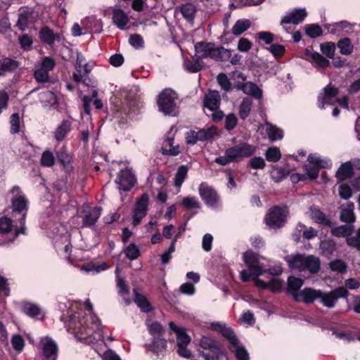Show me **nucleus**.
Listing matches in <instances>:
<instances>
[{"label":"nucleus","mask_w":360,"mask_h":360,"mask_svg":"<svg viewBox=\"0 0 360 360\" xmlns=\"http://www.w3.org/2000/svg\"><path fill=\"white\" fill-rule=\"evenodd\" d=\"M108 269V265L105 262H102L98 265H96L93 263H87L84 264L81 269L86 271V273L93 272L95 274L100 273Z\"/></svg>","instance_id":"obj_44"},{"label":"nucleus","mask_w":360,"mask_h":360,"mask_svg":"<svg viewBox=\"0 0 360 360\" xmlns=\"http://www.w3.org/2000/svg\"><path fill=\"white\" fill-rule=\"evenodd\" d=\"M321 51L330 58H333L335 51V44L334 42H326L321 44Z\"/></svg>","instance_id":"obj_56"},{"label":"nucleus","mask_w":360,"mask_h":360,"mask_svg":"<svg viewBox=\"0 0 360 360\" xmlns=\"http://www.w3.org/2000/svg\"><path fill=\"white\" fill-rule=\"evenodd\" d=\"M252 106V101L250 98H245L241 101L239 108L238 114L242 120L247 118L251 111Z\"/></svg>","instance_id":"obj_38"},{"label":"nucleus","mask_w":360,"mask_h":360,"mask_svg":"<svg viewBox=\"0 0 360 360\" xmlns=\"http://www.w3.org/2000/svg\"><path fill=\"white\" fill-rule=\"evenodd\" d=\"M70 129L71 122L69 120L63 121L55 131V139L58 141H61L66 136Z\"/></svg>","instance_id":"obj_34"},{"label":"nucleus","mask_w":360,"mask_h":360,"mask_svg":"<svg viewBox=\"0 0 360 360\" xmlns=\"http://www.w3.org/2000/svg\"><path fill=\"white\" fill-rule=\"evenodd\" d=\"M257 146L245 141L228 148L224 156L216 158L214 162L220 165H226L230 162H239L245 158L252 157L257 151Z\"/></svg>","instance_id":"obj_3"},{"label":"nucleus","mask_w":360,"mask_h":360,"mask_svg":"<svg viewBox=\"0 0 360 360\" xmlns=\"http://www.w3.org/2000/svg\"><path fill=\"white\" fill-rule=\"evenodd\" d=\"M112 20L120 29H124L129 22L128 15L121 9L116 8L112 11Z\"/></svg>","instance_id":"obj_28"},{"label":"nucleus","mask_w":360,"mask_h":360,"mask_svg":"<svg viewBox=\"0 0 360 360\" xmlns=\"http://www.w3.org/2000/svg\"><path fill=\"white\" fill-rule=\"evenodd\" d=\"M304 59L310 62L313 66L319 69H324L329 66L330 61L318 52L306 49Z\"/></svg>","instance_id":"obj_20"},{"label":"nucleus","mask_w":360,"mask_h":360,"mask_svg":"<svg viewBox=\"0 0 360 360\" xmlns=\"http://www.w3.org/2000/svg\"><path fill=\"white\" fill-rule=\"evenodd\" d=\"M175 95L171 89H165L158 96V105L159 110L165 115L175 116L177 107L175 103Z\"/></svg>","instance_id":"obj_7"},{"label":"nucleus","mask_w":360,"mask_h":360,"mask_svg":"<svg viewBox=\"0 0 360 360\" xmlns=\"http://www.w3.org/2000/svg\"><path fill=\"white\" fill-rule=\"evenodd\" d=\"M195 50L202 61V58H210L216 60H224L231 56V51L224 47H214L213 44L198 42L195 45Z\"/></svg>","instance_id":"obj_5"},{"label":"nucleus","mask_w":360,"mask_h":360,"mask_svg":"<svg viewBox=\"0 0 360 360\" xmlns=\"http://www.w3.org/2000/svg\"><path fill=\"white\" fill-rule=\"evenodd\" d=\"M126 257L130 260L136 259L140 255L139 248L134 244H129L125 249Z\"/></svg>","instance_id":"obj_57"},{"label":"nucleus","mask_w":360,"mask_h":360,"mask_svg":"<svg viewBox=\"0 0 360 360\" xmlns=\"http://www.w3.org/2000/svg\"><path fill=\"white\" fill-rule=\"evenodd\" d=\"M266 49L271 52L275 58L282 57L285 51L284 46L278 44H273L269 47H267Z\"/></svg>","instance_id":"obj_60"},{"label":"nucleus","mask_w":360,"mask_h":360,"mask_svg":"<svg viewBox=\"0 0 360 360\" xmlns=\"http://www.w3.org/2000/svg\"><path fill=\"white\" fill-rule=\"evenodd\" d=\"M148 347L158 356L163 354L167 349L166 340L162 338H153L152 342L148 345Z\"/></svg>","instance_id":"obj_30"},{"label":"nucleus","mask_w":360,"mask_h":360,"mask_svg":"<svg viewBox=\"0 0 360 360\" xmlns=\"http://www.w3.org/2000/svg\"><path fill=\"white\" fill-rule=\"evenodd\" d=\"M288 214L285 208L274 207L267 213L265 217L266 223L270 228H280L285 223Z\"/></svg>","instance_id":"obj_12"},{"label":"nucleus","mask_w":360,"mask_h":360,"mask_svg":"<svg viewBox=\"0 0 360 360\" xmlns=\"http://www.w3.org/2000/svg\"><path fill=\"white\" fill-rule=\"evenodd\" d=\"M199 345L202 348L210 350L217 357L224 355L223 352L218 347L217 342L210 336H202Z\"/></svg>","instance_id":"obj_23"},{"label":"nucleus","mask_w":360,"mask_h":360,"mask_svg":"<svg viewBox=\"0 0 360 360\" xmlns=\"http://www.w3.org/2000/svg\"><path fill=\"white\" fill-rule=\"evenodd\" d=\"M198 139L200 141H204L212 139L217 134V128L215 127H210L205 129H202L198 131Z\"/></svg>","instance_id":"obj_47"},{"label":"nucleus","mask_w":360,"mask_h":360,"mask_svg":"<svg viewBox=\"0 0 360 360\" xmlns=\"http://www.w3.org/2000/svg\"><path fill=\"white\" fill-rule=\"evenodd\" d=\"M230 349L234 352L237 360H249V354L244 346L237 342L230 346Z\"/></svg>","instance_id":"obj_39"},{"label":"nucleus","mask_w":360,"mask_h":360,"mask_svg":"<svg viewBox=\"0 0 360 360\" xmlns=\"http://www.w3.org/2000/svg\"><path fill=\"white\" fill-rule=\"evenodd\" d=\"M354 174L352 162L348 161L342 164L335 173V177L339 181L350 178Z\"/></svg>","instance_id":"obj_27"},{"label":"nucleus","mask_w":360,"mask_h":360,"mask_svg":"<svg viewBox=\"0 0 360 360\" xmlns=\"http://www.w3.org/2000/svg\"><path fill=\"white\" fill-rule=\"evenodd\" d=\"M310 217L316 223L325 225L330 224V221L327 219L326 215L316 207H311Z\"/></svg>","instance_id":"obj_36"},{"label":"nucleus","mask_w":360,"mask_h":360,"mask_svg":"<svg viewBox=\"0 0 360 360\" xmlns=\"http://www.w3.org/2000/svg\"><path fill=\"white\" fill-rule=\"evenodd\" d=\"M169 327L176 335L177 352L179 356L189 359L191 356V352L187 349L191 342L190 337L186 333L184 328H180L173 322L169 323Z\"/></svg>","instance_id":"obj_10"},{"label":"nucleus","mask_w":360,"mask_h":360,"mask_svg":"<svg viewBox=\"0 0 360 360\" xmlns=\"http://www.w3.org/2000/svg\"><path fill=\"white\" fill-rule=\"evenodd\" d=\"M321 295V290L311 288H305L300 292L299 301H303L304 303L310 304L316 300H319Z\"/></svg>","instance_id":"obj_24"},{"label":"nucleus","mask_w":360,"mask_h":360,"mask_svg":"<svg viewBox=\"0 0 360 360\" xmlns=\"http://www.w3.org/2000/svg\"><path fill=\"white\" fill-rule=\"evenodd\" d=\"M188 167L185 165L180 166L175 175L174 185L178 187L179 189L181 186L183 182L187 176Z\"/></svg>","instance_id":"obj_46"},{"label":"nucleus","mask_w":360,"mask_h":360,"mask_svg":"<svg viewBox=\"0 0 360 360\" xmlns=\"http://www.w3.org/2000/svg\"><path fill=\"white\" fill-rule=\"evenodd\" d=\"M120 191H129L136 183V178L131 168L126 167L118 173L115 179Z\"/></svg>","instance_id":"obj_14"},{"label":"nucleus","mask_w":360,"mask_h":360,"mask_svg":"<svg viewBox=\"0 0 360 360\" xmlns=\"http://www.w3.org/2000/svg\"><path fill=\"white\" fill-rule=\"evenodd\" d=\"M250 25L251 22L248 19H240L233 26L231 32L234 35H240L248 30Z\"/></svg>","instance_id":"obj_37"},{"label":"nucleus","mask_w":360,"mask_h":360,"mask_svg":"<svg viewBox=\"0 0 360 360\" xmlns=\"http://www.w3.org/2000/svg\"><path fill=\"white\" fill-rule=\"evenodd\" d=\"M307 15V11L304 8L292 9V11L286 13V14L283 17L281 21V25L287 32H289L285 25L287 24L298 25L304 20Z\"/></svg>","instance_id":"obj_19"},{"label":"nucleus","mask_w":360,"mask_h":360,"mask_svg":"<svg viewBox=\"0 0 360 360\" xmlns=\"http://www.w3.org/2000/svg\"><path fill=\"white\" fill-rule=\"evenodd\" d=\"M181 205L186 210H191L193 208L200 209L201 207L200 202L195 196H187L184 198L181 201Z\"/></svg>","instance_id":"obj_48"},{"label":"nucleus","mask_w":360,"mask_h":360,"mask_svg":"<svg viewBox=\"0 0 360 360\" xmlns=\"http://www.w3.org/2000/svg\"><path fill=\"white\" fill-rule=\"evenodd\" d=\"M39 38L44 43L52 45L56 41L60 40V35L58 33H54L52 30L46 26L40 30Z\"/></svg>","instance_id":"obj_26"},{"label":"nucleus","mask_w":360,"mask_h":360,"mask_svg":"<svg viewBox=\"0 0 360 360\" xmlns=\"http://www.w3.org/2000/svg\"><path fill=\"white\" fill-rule=\"evenodd\" d=\"M339 195L345 200H347L352 197V192L350 186L347 184H342L338 188Z\"/></svg>","instance_id":"obj_63"},{"label":"nucleus","mask_w":360,"mask_h":360,"mask_svg":"<svg viewBox=\"0 0 360 360\" xmlns=\"http://www.w3.org/2000/svg\"><path fill=\"white\" fill-rule=\"evenodd\" d=\"M55 163V158L53 154L49 151H44L41 158V164L44 167H52Z\"/></svg>","instance_id":"obj_58"},{"label":"nucleus","mask_w":360,"mask_h":360,"mask_svg":"<svg viewBox=\"0 0 360 360\" xmlns=\"http://www.w3.org/2000/svg\"><path fill=\"white\" fill-rule=\"evenodd\" d=\"M353 228L350 224L342 225L332 229L331 233L336 237H347L352 233Z\"/></svg>","instance_id":"obj_42"},{"label":"nucleus","mask_w":360,"mask_h":360,"mask_svg":"<svg viewBox=\"0 0 360 360\" xmlns=\"http://www.w3.org/2000/svg\"><path fill=\"white\" fill-rule=\"evenodd\" d=\"M134 293L135 295L134 301L136 304L143 311H149L151 307L147 299L144 296L138 294L136 290L135 289L134 290Z\"/></svg>","instance_id":"obj_50"},{"label":"nucleus","mask_w":360,"mask_h":360,"mask_svg":"<svg viewBox=\"0 0 360 360\" xmlns=\"http://www.w3.org/2000/svg\"><path fill=\"white\" fill-rule=\"evenodd\" d=\"M340 49V52L343 55H350L354 50L353 44L349 38H344L340 39L337 44Z\"/></svg>","instance_id":"obj_41"},{"label":"nucleus","mask_w":360,"mask_h":360,"mask_svg":"<svg viewBox=\"0 0 360 360\" xmlns=\"http://www.w3.org/2000/svg\"><path fill=\"white\" fill-rule=\"evenodd\" d=\"M221 98L217 91L210 90L204 97V106L210 111L219 109Z\"/></svg>","instance_id":"obj_22"},{"label":"nucleus","mask_w":360,"mask_h":360,"mask_svg":"<svg viewBox=\"0 0 360 360\" xmlns=\"http://www.w3.org/2000/svg\"><path fill=\"white\" fill-rule=\"evenodd\" d=\"M146 325L150 334L153 336V338H162L164 333V329L159 322L147 319L146 321Z\"/></svg>","instance_id":"obj_31"},{"label":"nucleus","mask_w":360,"mask_h":360,"mask_svg":"<svg viewBox=\"0 0 360 360\" xmlns=\"http://www.w3.org/2000/svg\"><path fill=\"white\" fill-rule=\"evenodd\" d=\"M76 67L79 68V72L82 69L85 75H88L93 69L94 64L85 63L84 58L82 56H77L76 60Z\"/></svg>","instance_id":"obj_54"},{"label":"nucleus","mask_w":360,"mask_h":360,"mask_svg":"<svg viewBox=\"0 0 360 360\" xmlns=\"http://www.w3.org/2000/svg\"><path fill=\"white\" fill-rule=\"evenodd\" d=\"M22 311L25 314L32 318L39 319L41 315L39 307L30 303L25 304L22 307Z\"/></svg>","instance_id":"obj_51"},{"label":"nucleus","mask_w":360,"mask_h":360,"mask_svg":"<svg viewBox=\"0 0 360 360\" xmlns=\"http://www.w3.org/2000/svg\"><path fill=\"white\" fill-rule=\"evenodd\" d=\"M44 360H56L58 358V347L57 343L50 337H43L40 340Z\"/></svg>","instance_id":"obj_17"},{"label":"nucleus","mask_w":360,"mask_h":360,"mask_svg":"<svg viewBox=\"0 0 360 360\" xmlns=\"http://www.w3.org/2000/svg\"><path fill=\"white\" fill-rule=\"evenodd\" d=\"M266 133L268 134L269 139L271 141H275L280 140V139H283V131L281 129L277 128L276 127H275L271 124H266Z\"/></svg>","instance_id":"obj_43"},{"label":"nucleus","mask_w":360,"mask_h":360,"mask_svg":"<svg viewBox=\"0 0 360 360\" xmlns=\"http://www.w3.org/2000/svg\"><path fill=\"white\" fill-rule=\"evenodd\" d=\"M338 89L330 85L325 87L323 93H321L318 98V105L321 108H325L328 105H334L338 103L341 107L348 108V100L347 96L338 98Z\"/></svg>","instance_id":"obj_6"},{"label":"nucleus","mask_w":360,"mask_h":360,"mask_svg":"<svg viewBox=\"0 0 360 360\" xmlns=\"http://www.w3.org/2000/svg\"><path fill=\"white\" fill-rule=\"evenodd\" d=\"M233 78L234 79H240L235 84V88L241 90L245 94L252 96L257 99L262 97V90L255 83L251 82H245L246 77L240 72L236 71L233 72Z\"/></svg>","instance_id":"obj_9"},{"label":"nucleus","mask_w":360,"mask_h":360,"mask_svg":"<svg viewBox=\"0 0 360 360\" xmlns=\"http://www.w3.org/2000/svg\"><path fill=\"white\" fill-rule=\"evenodd\" d=\"M30 13L28 11H23L20 13L17 26L22 31L25 30L28 25Z\"/></svg>","instance_id":"obj_53"},{"label":"nucleus","mask_w":360,"mask_h":360,"mask_svg":"<svg viewBox=\"0 0 360 360\" xmlns=\"http://www.w3.org/2000/svg\"><path fill=\"white\" fill-rule=\"evenodd\" d=\"M56 65L55 60L51 57H45L41 63L35 66L34 78L38 82L45 83L49 80V72Z\"/></svg>","instance_id":"obj_13"},{"label":"nucleus","mask_w":360,"mask_h":360,"mask_svg":"<svg viewBox=\"0 0 360 360\" xmlns=\"http://www.w3.org/2000/svg\"><path fill=\"white\" fill-rule=\"evenodd\" d=\"M240 321L247 326H252L255 322L254 314L250 311L243 312L240 318Z\"/></svg>","instance_id":"obj_64"},{"label":"nucleus","mask_w":360,"mask_h":360,"mask_svg":"<svg viewBox=\"0 0 360 360\" xmlns=\"http://www.w3.org/2000/svg\"><path fill=\"white\" fill-rule=\"evenodd\" d=\"M243 259L251 273L257 276L255 278V285L263 289L269 288L274 292L281 289L282 283L278 278H271L269 282L266 283L257 278L258 276L266 273V266L260 261L257 255L252 251H247L243 255Z\"/></svg>","instance_id":"obj_2"},{"label":"nucleus","mask_w":360,"mask_h":360,"mask_svg":"<svg viewBox=\"0 0 360 360\" xmlns=\"http://www.w3.org/2000/svg\"><path fill=\"white\" fill-rule=\"evenodd\" d=\"M304 281L300 278L290 276L288 278V291L297 302L299 301V290L303 285Z\"/></svg>","instance_id":"obj_25"},{"label":"nucleus","mask_w":360,"mask_h":360,"mask_svg":"<svg viewBox=\"0 0 360 360\" xmlns=\"http://www.w3.org/2000/svg\"><path fill=\"white\" fill-rule=\"evenodd\" d=\"M348 291L345 287H339L328 292L321 291L320 302L328 308H333L339 298H347Z\"/></svg>","instance_id":"obj_15"},{"label":"nucleus","mask_w":360,"mask_h":360,"mask_svg":"<svg viewBox=\"0 0 360 360\" xmlns=\"http://www.w3.org/2000/svg\"><path fill=\"white\" fill-rule=\"evenodd\" d=\"M238 124V118L233 113H229L225 118V128L231 131Z\"/></svg>","instance_id":"obj_62"},{"label":"nucleus","mask_w":360,"mask_h":360,"mask_svg":"<svg viewBox=\"0 0 360 360\" xmlns=\"http://www.w3.org/2000/svg\"><path fill=\"white\" fill-rule=\"evenodd\" d=\"M328 265L331 271L338 274L345 273L347 268L346 263L342 259H339L331 261Z\"/></svg>","instance_id":"obj_49"},{"label":"nucleus","mask_w":360,"mask_h":360,"mask_svg":"<svg viewBox=\"0 0 360 360\" xmlns=\"http://www.w3.org/2000/svg\"><path fill=\"white\" fill-rule=\"evenodd\" d=\"M305 174L308 178L311 179H316L319 174V167L311 165H304L303 167Z\"/></svg>","instance_id":"obj_61"},{"label":"nucleus","mask_w":360,"mask_h":360,"mask_svg":"<svg viewBox=\"0 0 360 360\" xmlns=\"http://www.w3.org/2000/svg\"><path fill=\"white\" fill-rule=\"evenodd\" d=\"M148 195L144 193L137 200L132 214L134 226L139 225L146 217L148 206Z\"/></svg>","instance_id":"obj_18"},{"label":"nucleus","mask_w":360,"mask_h":360,"mask_svg":"<svg viewBox=\"0 0 360 360\" xmlns=\"http://www.w3.org/2000/svg\"><path fill=\"white\" fill-rule=\"evenodd\" d=\"M39 100L44 106H53L57 103L56 95L50 91L40 93Z\"/></svg>","instance_id":"obj_40"},{"label":"nucleus","mask_w":360,"mask_h":360,"mask_svg":"<svg viewBox=\"0 0 360 360\" xmlns=\"http://www.w3.org/2000/svg\"><path fill=\"white\" fill-rule=\"evenodd\" d=\"M184 66L188 72L195 73L202 70V62L200 60L198 55L195 54L191 58L186 59L184 61Z\"/></svg>","instance_id":"obj_29"},{"label":"nucleus","mask_w":360,"mask_h":360,"mask_svg":"<svg viewBox=\"0 0 360 360\" xmlns=\"http://www.w3.org/2000/svg\"><path fill=\"white\" fill-rule=\"evenodd\" d=\"M287 261L290 268L299 271H309L314 274L320 269V259L314 255H297L289 257Z\"/></svg>","instance_id":"obj_4"},{"label":"nucleus","mask_w":360,"mask_h":360,"mask_svg":"<svg viewBox=\"0 0 360 360\" xmlns=\"http://www.w3.org/2000/svg\"><path fill=\"white\" fill-rule=\"evenodd\" d=\"M86 311L82 310L70 314L66 323L68 330H72L77 339L85 344L93 345L98 341L104 342L100 320L93 313V305L88 300L85 302Z\"/></svg>","instance_id":"obj_1"},{"label":"nucleus","mask_w":360,"mask_h":360,"mask_svg":"<svg viewBox=\"0 0 360 360\" xmlns=\"http://www.w3.org/2000/svg\"><path fill=\"white\" fill-rule=\"evenodd\" d=\"M181 13L183 17L189 22H192L194 20L196 8L195 6L191 3H186L181 6Z\"/></svg>","instance_id":"obj_35"},{"label":"nucleus","mask_w":360,"mask_h":360,"mask_svg":"<svg viewBox=\"0 0 360 360\" xmlns=\"http://www.w3.org/2000/svg\"><path fill=\"white\" fill-rule=\"evenodd\" d=\"M324 27L328 32L333 34H339L343 30H350L351 24L347 21H340L333 24H326Z\"/></svg>","instance_id":"obj_32"},{"label":"nucleus","mask_w":360,"mask_h":360,"mask_svg":"<svg viewBox=\"0 0 360 360\" xmlns=\"http://www.w3.org/2000/svg\"><path fill=\"white\" fill-rule=\"evenodd\" d=\"M19 64L18 61L5 58L0 60V70L4 72L13 71L18 68Z\"/></svg>","instance_id":"obj_45"},{"label":"nucleus","mask_w":360,"mask_h":360,"mask_svg":"<svg viewBox=\"0 0 360 360\" xmlns=\"http://www.w3.org/2000/svg\"><path fill=\"white\" fill-rule=\"evenodd\" d=\"M265 156L269 162H275L280 160L281 153L278 148L270 147L266 150Z\"/></svg>","instance_id":"obj_52"},{"label":"nucleus","mask_w":360,"mask_h":360,"mask_svg":"<svg viewBox=\"0 0 360 360\" xmlns=\"http://www.w3.org/2000/svg\"><path fill=\"white\" fill-rule=\"evenodd\" d=\"M25 231V224H19V226L14 224L13 221L6 216L0 217V233L13 235V238H16L20 233L24 234Z\"/></svg>","instance_id":"obj_16"},{"label":"nucleus","mask_w":360,"mask_h":360,"mask_svg":"<svg viewBox=\"0 0 360 360\" xmlns=\"http://www.w3.org/2000/svg\"><path fill=\"white\" fill-rule=\"evenodd\" d=\"M13 348L18 352H21L25 347V340L20 335H13L11 338Z\"/></svg>","instance_id":"obj_55"},{"label":"nucleus","mask_w":360,"mask_h":360,"mask_svg":"<svg viewBox=\"0 0 360 360\" xmlns=\"http://www.w3.org/2000/svg\"><path fill=\"white\" fill-rule=\"evenodd\" d=\"M198 192L202 200L207 207L217 208L221 205L217 192L207 183H201L198 187Z\"/></svg>","instance_id":"obj_11"},{"label":"nucleus","mask_w":360,"mask_h":360,"mask_svg":"<svg viewBox=\"0 0 360 360\" xmlns=\"http://www.w3.org/2000/svg\"><path fill=\"white\" fill-rule=\"evenodd\" d=\"M305 32L310 37L315 38L321 35L322 29L317 25L311 24L306 26Z\"/></svg>","instance_id":"obj_59"},{"label":"nucleus","mask_w":360,"mask_h":360,"mask_svg":"<svg viewBox=\"0 0 360 360\" xmlns=\"http://www.w3.org/2000/svg\"><path fill=\"white\" fill-rule=\"evenodd\" d=\"M354 209V205L352 202L347 204L345 207H342L340 213L341 221L349 224L354 222L355 220Z\"/></svg>","instance_id":"obj_33"},{"label":"nucleus","mask_w":360,"mask_h":360,"mask_svg":"<svg viewBox=\"0 0 360 360\" xmlns=\"http://www.w3.org/2000/svg\"><path fill=\"white\" fill-rule=\"evenodd\" d=\"M83 212L84 213L82 217V222L84 226H91L95 224L101 214V209L98 207H90L89 205L83 206Z\"/></svg>","instance_id":"obj_21"},{"label":"nucleus","mask_w":360,"mask_h":360,"mask_svg":"<svg viewBox=\"0 0 360 360\" xmlns=\"http://www.w3.org/2000/svg\"><path fill=\"white\" fill-rule=\"evenodd\" d=\"M11 192L13 195V198L12 199L13 212L21 215L20 219H18V224H25L27 212L28 201L25 195L22 194L20 187L17 186H13Z\"/></svg>","instance_id":"obj_8"}]
</instances>
